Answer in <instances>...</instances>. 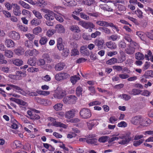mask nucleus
<instances>
[{
	"mask_svg": "<svg viewBox=\"0 0 153 153\" xmlns=\"http://www.w3.org/2000/svg\"><path fill=\"white\" fill-rule=\"evenodd\" d=\"M55 33V30L53 29L49 30L46 32L47 36L50 37Z\"/></svg>",
	"mask_w": 153,
	"mask_h": 153,
	"instance_id": "48",
	"label": "nucleus"
},
{
	"mask_svg": "<svg viewBox=\"0 0 153 153\" xmlns=\"http://www.w3.org/2000/svg\"><path fill=\"white\" fill-rule=\"evenodd\" d=\"M144 140L143 139H141L139 141H134V143L133 145L135 146H139L140 144H141L143 142Z\"/></svg>",
	"mask_w": 153,
	"mask_h": 153,
	"instance_id": "62",
	"label": "nucleus"
},
{
	"mask_svg": "<svg viewBox=\"0 0 153 153\" xmlns=\"http://www.w3.org/2000/svg\"><path fill=\"white\" fill-rule=\"evenodd\" d=\"M142 117L140 116H137L132 118L131 120L132 124L135 125L140 124Z\"/></svg>",
	"mask_w": 153,
	"mask_h": 153,
	"instance_id": "15",
	"label": "nucleus"
},
{
	"mask_svg": "<svg viewBox=\"0 0 153 153\" xmlns=\"http://www.w3.org/2000/svg\"><path fill=\"white\" fill-rule=\"evenodd\" d=\"M108 139V137L107 136H103L100 137L98 141L101 143H104L106 142Z\"/></svg>",
	"mask_w": 153,
	"mask_h": 153,
	"instance_id": "47",
	"label": "nucleus"
},
{
	"mask_svg": "<svg viewBox=\"0 0 153 153\" xmlns=\"http://www.w3.org/2000/svg\"><path fill=\"white\" fill-rule=\"evenodd\" d=\"M87 124L88 129L91 130L94 126L97 125L98 124V123L97 120H93L87 122Z\"/></svg>",
	"mask_w": 153,
	"mask_h": 153,
	"instance_id": "17",
	"label": "nucleus"
},
{
	"mask_svg": "<svg viewBox=\"0 0 153 153\" xmlns=\"http://www.w3.org/2000/svg\"><path fill=\"white\" fill-rule=\"evenodd\" d=\"M145 74L146 75L148 78L149 77H153V71L151 70L147 71Z\"/></svg>",
	"mask_w": 153,
	"mask_h": 153,
	"instance_id": "59",
	"label": "nucleus"
},
{
	"mask_svg": "<svg viewBox=\"0 0 153 153\" xmlns=\"http://www.w3.org/2000/svg\"><path fill=\"white\" fill-rule=\"evenodd\" d=\"M63 104L61 103H57L55 105L53 108L56 111H61L62 109Z\"/></svg>",
	"mask_w": 153,
	"mask_h": 153,
	"instance_id": "38",
	"label": "nucleus"
},
{
	"mask_svg": "<svg viewBox=\"0 0 153 153\" xmlns=\"http://www.w3.org/2000/svg\"><path fill=\"white\" fill-rule=\"evenodd\" d=\"M119 139H122L120 141L118 142L119 144L125 145L127 144L130 141L131 137L129 136H119Z\"/></svg>",
	"mask_w": 153,
	"mask_h": 153,
	"instance_id": "11",
	"label": "nucleus"
},
{
	"mask_svg": "<svg viewBox=\"0 0 153 153\" xmlns=\"http://www.w3.org/2000/svg\"><path fill=\"white\" fill-rule=\"evenodd\" d=\"M82 38L85 40H88L91 39V36L90 35H88L85 33H83L82 34Z\"/></svg>",
	"mask_w": 153,
	"mask_h": 153,
	"instance_id": "54",
	"label": "nucleus"
},
{
	"mask_svg": "<svg viewBox=\"0 0 153 153\" xmlns=\"http://www.w3.org/2000/svg\"><path fill=\"white\" fill-rule=\"evenodd\" d=\"M19 3L25 8L29 9L30 8L29 5L28 4L22 1H19Z\"/></svg>",
	"mask_w": 153,
	"mask_h": 153,
	"instance_id": "44",
	"label": "nucleus"
},
{
	"mask_svg": "<svg viewBox=\"0 0 153 153\" xmlns=\"http://www.w3.org/2000/svg\"><path fill=\"white\" fill-rule=\"evenodd\" d=\"M78 24L86 29H88L89 27L94 28L95 27L94 25L92 23L90 22H87L83 21H79Z\"/></svg>",
	"mask_w": 153,
	"mask_h": 153,
	"instance_id": "8",
	"label": "nucleus"
},
{
	"mask_svg": "<svg viewBox=\"0 0 153 153\" xmlns=\"http://www.w3.org/2000/svg\"><path fill=\"white\" fill-rule=\"evenodd\" d=\"M80 116L83 119H88L91 116V111L88 109L83 108L81 109L79 112Z\"/></svg>",
	"mask_w": 153,
	"mask_h": 153,
	"instance_id": "2",
	"label": "nucleus"
},
{
	"mask_svg": "<svg viewBox=\"0 0 153 153\" xmlns=\"http://www.w3.org/2000/svg\"><path fill=\"white\" fill-rule=\"evenodd\" d=\"M69 29L71 31L77 33H79L81 31L79 27L78 26L75 25L70 26L69 27Z\"/></svg>",
	"mask_w": 153,
	"mask_h": 153,
	"instance_id": "28",
	"label": "nucleus"
},
{
	"mask_svg": "<svg viewBox=\"0 0 153 153\" xmlns=\"http://www.w3.org/2000/svg\"><path fill=\"white\" fill-rule=\"evenodd\" d=\"M80 79V78L76 75L72 76L71 78V82L73 84H75L78 80Z\"/></svg>",
	"mask_w": 153,
	"mask_h": 153,
	"instance_id": "42",
	"label": "nucleus"
},
{
	"mask_svg": "<svg viewBox=\"0 0 153 153\" xmlns=\"http://www.w3.org/2000/svg\"><path fill=\"white\" fill-rule=\"evenodd\" d=\"M13 4H15L12 3V4H10L8 2H6L4 4L5 6L8 10H11L12 7H13L14 5H13Z\"/></svg>",
	"mask_w": 153,
	"mask_h": 153,
	"instance_id": "51",
	"label": "nucleus"
},
{
	"mask_svg": "<svg viewBox=\"0 0 153 153\" xmlns=\"http://www.w3.org/2000/svg\"><path fill=\"white\" fill-rule=\"evenodd\" d=\"M87 143L88 144L96 145H97V140L96 138L88 139L87 140Z\"/></svg>",
	"mask_w": 153,
	"mask_h": 153,
	"instance_id": "36",
	"label": "nucleus"
},
{
	"mask_svg": "<svg viewBox=\"0 0 153 153\" xmlns=\"http://www.w3.org/2000/svg\"><path fill=\"white\" fill-rule=\"evenodd\" d=\"M75 110L72 109L71 110L66 112L65 116L66 118L70 119L74 117L75 114Z\"/></svg>",
	"mask_w": 153,
	"mask_h": 153,
	"instance_id": "19",
	"label": "nucleus"
},
{
	"mask_svg": "<svg viewBox=\"0 0 153 153\" xmlns=\"http://www.w3.org/2000/svg\"><path fill=\"white\" fill-rule=\"evenodd\" d=\"M104 43V40L100 38L95 39L94 42L95 45L98 47L99 50L102 49Z\"/></svg>",
	"mask_w": 153,
	"mask_h": 153,
	"instance_id": "12",
	"label": "nucleus"
},
{
	"mask_svg": "<svg viewBox=\"0 0 153 153\" xmlns=\"http://www.w3.org/2000/svg\"><path fill=\"white\" fill-rule=\"evenodd\" d=\"M146 36L148 38L153 40V30L150 32H147L146 33Z\"/></svg>",
	"mask_w": 153,
	"mask_h": 153,
	"instance_id": "49",
	"label": "nucleus"
},
{
	"mask_svg": "<svg viewBox=\"0 0 153 153\" xmlns=\"http://www.w3.org/2000/svg\"><path fill=\"white\" fill-rule=\"evenodd\" d=\"M38 4L40 6H45L47 4L43 0H38Z\"/></svg>",
	"mask_w": 153,
	"mask_h": 153,
	"instance_id": "60",
	"label": "nucleus"
},
{
	"mask_svg": "<svg viewBox=\"0 0 153 153\" xmlns=\"http://www.w3.org/2000/svg\"><path fill=\"white\" fill-rule=\"evenodd\" d=\"M80 17L84 19L88 20L89 19V17L83 13H80Z\"/></svg>",
	"mask_w": 153,
	"mask_h": 153,
	"instance_id": "57",
	"label": "nucleus"
},
{
	"mask_svg": "<svg viewBox=\"0 0 153 153\" xmlns=\"http://www.w3.org/2000/svg\"><path fill=\"white\" fill-rule=\"evenodd\" d=\"M14 51L16 54L20 56L24 53L25 50L22 48L20 47L15 49L14 50Z\"/></svg>",
	"mask_w": 153,
	"mask_h": 153,
	"instance_id": "26",
	"label": "nucleus"
},
{
	"mask_svg": "<svg viewBox=\"0 0 153 153\" xmlns=\"http://www.w3.org/2000/svg\"><path fill=\"white\" fill-rule=\"evenodd\" d=\"M47 14L45 15V18L47 20H52L54 19L55 14L51 10H48Z\"/></svg>",
	"mask_w": 153,
	"mask_h": 153,
	"instance_id": "16",
	"label": "nucleus"
},
{
	"mask_svg": "<svg viewBox=\"0 0 153 153\" xmlns=\"http://www.w3.org/2000/svg\"><path fill=\"white\" fill-rule=\"evenodd\" d=\"M31 24L32 25L37 26L41 23V21L38 19L34 18L30 22Z\"/></svg>",
	"mask_w": 153,
	"mask_h": 153,
	"instance_id": "31",
	"label": "nucleus"
},
{
	"mask_svg": "<svg viewBox=\"0 0 153 153\" xmlns=\"http://www.w3.org/2000/svg\"><path fill=\"white\" fill-rule=\"evenodd\" d=\"M140 93V91L136 89H134L132 90L131 92V94L133 95H139Z\"/></svg>",
	"mask_w": 153,
	"mask_h": 153,
	"instance_id": "61",
	"label": "nucleus"
},
{
	"mask_svg": "<svg viewBox=\"0 0 153 153\" xmlns=\"http://www.w3.org/2000/svg\"><path fill=\"white\" fill-rule=\"evenodd\" d=\"M148 78V77L146 76V75L144 74L140 77V81L142 82H146L147 81L146 79Z\"/></svg>",
	"mask_w": 153,
	"mask_h": 153,
	"instance_id": "64",
	"label": "nucleus"
},
{
	"mask_svg": "<svg viewBox=\"0 0 153 153\" xmlns=\"http://www.w3.org/2000/svg\"><path fill=\"white\" fill-rule=\"evenodd\" d=\"M16 75L10 74L9 76V78L13 79H17V77L18 76L21 77H25L26 76V74L25 73L22 72L20 71H17L16 72Z\"/></svg>",
	"mask_w": 153,
	"mask_h": 153,
	"instance_id": "10",
	"label": "nucleus"
},
{
	"mask_svg": "<svg viewBox=\"0 0 153 153\" xmlns=\"http://www.w3.org/2000/svg\"><path fill=\"white\" fill-rule=\"evenodd\" d=\"M152 56V53L151 51H149L147 52V54H146L145 56V58L146 59V60H149L150 57Z\"/></svg>",
	"mask_w": 153,
	"mask_h": 153,
	"instance_id": "50",
	"label": "nucleus"
},
{
	"mask_svg": "<svg viewBox=\"0 0 153 153\" xmlns=\"http://www.w3.org/2000/svg\"><path fill=\"white\" fill-rule=\"evenodd\" d=\"M80 53L86 56H88L89 53V51L87 49V46L86 45H83L82 46L80 49Z\"/></svg>",
	"mask_w": 153,
	"mask_h": 153,
	"instance_id": "21",
	"label": "nucleus"
},
{
	"mask_svg": "<svg viewBox=\"0 0 153 153\" xmlns=\"http://www.w3.org/2000/svg\"><path fill=\"white\" fill-rule=\"evenodd\" d=\"M69 74L66 73L61 72L56 74L55 76V79L58 81L66 79L69 77Z\"/></svg>",
	"mask_w": 153,
	"mask_h": 153,
	"instance_id": "7",
	"label": "nucleus"
},
{
	"mask_svg": "<svg viewBox=\"0 0 153 153\" xmlns=\"http://www.w3.org/2000/svg\"><path fill=\"white\" fill-rule=\"evenodd\" d=\"M120 37L117 35L114 34L111 36L109 38L111 39L113 41H114L117 40L118 39H119Z\"/></svg>",
	"mask_w": 153,
	"mask_h": 153,
	"instance_id": "63",
	"label": "nucleus"
},
{
	"mask_svg": "<svg viewBox=\"0 0 153 153\" xmlns=\"http://www.w3.org/2000/svg\"><path fill=\"white\" fill-rule=\"evenodd\" d=\"M10 99V100L13 101L20 105H25L27 104V103L25 102L18 99L14 98H11Z\"/></svg>",
	"mask_w": 153,
	"mask_h": 153,
	"instance_id": "23",
	"label": "nucleus"
},
{
	"mask_svg": "<svg viewBox=\"0 0 153 153\" xmlns=\"http://www.w3.org/2000/svg\"><path fill=\"white\" fill-rule=\"evenodd\" d=\"M42 28L40 27H37L33 30V33L35 35H38L39 33L42 32Z\"/></svg>",
	"mask_w": 153,
	"mask_h": 153,
	"instance_id": "33",
	"label": "nucleus"
},
{
	"mask_svg": "<svg viewBox=\"0 0 153 153\" xmlns=\"http://www.w3.org/2000/svg\"><path fill=\"white\" fill-rule=\"evenodd\" d=\"M48 39L45 36L42 37L39 40L40 44L41 45H45L47 42Z\"/></svg>",
	"mask_w": 153,
	"mask_h": 153,
	"instance_id": "30",
	"label": "nucleus"
},
{
	"mask_svg": "<svg viewBox=\"0 0 153 153\" xmlns=\"http://www.w3.org/2000/svg\"><path fill=\"white\" fill-rule=\"evenodd\" d=\"M13 12L14 14L16 16H19L21 14V12L20 10V7L16 4H13Z\"/></svg>",
	"mask_w": 153,
	"mask_h": 153,
	"instance_id": "20",
	"label": "nucleus"
},
{
	"mask_svg": "<svg viewBox=\"0 0 153 153\" xmlns=\"http://www.w3.org/2000/svg\"><path fill=\"white\" fill-rule=\"evenodd\" d=\"M96 24L101 26H110L113 29L115 30L117 32L119 31L118 28L111 23H108L103 21H98L96 22Z\"/></svg>",
	"mask_w": 153,
	"mask_h": 153,
	"instance_id": "4",
	"label": "nucleus"
},
{
	"mask_svg": "<svg viewBox=\"0 0 153 153\" xmlns=\"http://www.w3.org/2000/svg\"><path fill=\"white\" fill-rule=\"evenodd\" d=\"M39 53L36 49H34L32 50H28L25 53V55L26 56H36Z\"/></svg>",
	"mask_w": 153,
	"mask_h": 153,
	"instance_id": "14",
	"label": "nucleus"
},
{
	"mask_svg": "<svg viewBox=\"0 0 153 153\" xmlns=\"http://www.w3.org/2000/svg\"><path fill=\"white\" fill-rule=\"evenodd\" d=\"M6 89L7 91L13 90L21 94L25 95L24 91L22 90L19 87L13 84H7Z\"/></svg>",
	"mask_w": 153,
	"mask_h": 153,
	"instance_id": "3",
	"label": "nucleus"
},
{
	"mask_svg": "<svg viewBox=\"0 0 153 153\" xmlns=\"http://www.w3.org/2000/svg\"><path fill=\"white\" fill-rule=\"evenodd\" d=\"M32 12L36 17L38 19H40L42 18L41 14L39 11L36 10H33Z\"/></svg>",
	"mask_w": 153,
	"mask_h": 153,
	"instance_id": "37",
	"label": "nucleus"
},
{
	"mask_svg": "<svg viewBox=\"0 0 153 153\" xmlns=\"http://www.w3.org/2000/svg\"><path fill=\"white\" fill-rule=\"evenodd\" d=\"M13 63L17 66H20L23 64L22 61L19 59H16L13 60Z\"/></svg>",
	"mask_w": 153,
	"mask_h": 153,
	"instance_id": "32",
	"label": "nucleus"
},
{
	"mask_svg": "<svg viewBox=\"0 0 153 153\" xmlns=\"http://www.w3.org/2000/svg\"><path fill=\"white\" fill-rule=\"evenodd\" d=\"M35 100L38 103L45 106L51 105V102L49 100L41 99L38 97H35Z\"/></svg>",
	"mask_w": 153,
	"mask_h": 153,
	"instance_id": "9",
	"label": "nucleus"
},
{
	"mask_svg": "<svg viewBox=\"0 0 153 153\" xmlns=\"http://www.w3.org/2000/svg\"><path fill=\"white\" fill-rule=\"evenodd\" d=\"M139 48V45L137 43L135 42H132L130 45V47L126 50V53L128 54H132L134 51V49Z\"/></svg>",
	"mask_w": 153,
	"mask_h": 153,
	"instance_id": "6",
	"label": "nucleus"
},
{
	"mask_svg": "<svg viewBox=\"0 0 153 153\" xmlns=\"http://www.w3.org/2000/svg\"><path fill=\"white\" fill-rule=\"evenodd\" d=\"M9 37L14 40H19L20 38L19 34L15 31L10 32L9 33Z\"/></svg>",
	"mask_w": 153,
	"mask_h": 153,
	"instance_id": "13",
	"label": "nucleus"
},
{
	"mask_svg": "<svg viewBox=\"0 0 153 153\" xmlns=\"http://www.w3.org/2000/svg\"><path fill=\"white\" fill-rule=\"evenodd\" d=\"M37 93L39 95L44 96L48 95L50 94V92L48 91L38 90L37 91Z\"/></svg>",
	"mask_w": 153,
	"mask_h": 153,
	"instance_id": "45",
	"label": "nucleus"
},
{
	"mask_svg": "<svg viewBox=\"0 0 153 153\" xmlns=\"http://www.w3.org/2000/svg\"><path fill=\"white\" fill-rule=\"evenodd\" d=\"M136 35L139 37L142 40L144 41L146 40V33L145 34L142 32L138 31L137 32Z\"/></svg>",
	"mask_w": 153,
	"mask_h": 153,
	"instance_id": "29",
	"label": "nucleus"
},
{
	"mask_svg": "<svg viewBox=\"0 0 153 153\" xmlns=\"http://www.w3.org/2000/svg\"><path fill=\"white\" fill-rule=\"evenodd\" d=\"M25 45L28 48H31L33 46L32 42L31 40H27L25 42Z\"/></svg>",
	"mask_w": 153,
	"mask_h": 153,
	"instance_id": "55",
	"label": "nucleus"
},
{
	"mask_svg": "<svg viewBox=\"0 0 153 153\" xmlns=\"http://www.w3.org/2000/svg\"><path fill=\"white\" fill-rule=\"evenodd\" d=\"M39 71V69L38 68H35L34 67H30L29 68L27 69V71L29 72L30 73H33L34 72H37L38 71Z\"/></svg>",
	"mask_w": 153,
	"mask_h": 153,
	"instance_id": "53",
	"label": "nucleus"
},
{
	"mask_svg": "<svg viewBox=\"0 0 153 153\" xmlns=\"http://www.w3.org/2000/svg\"><path fill=\"white\" fill-rule=\"evenodd\" d=\"M77 45L75 44V48L73 49L71 51V56H75L76 55H78L79 54V52L78 50L76 49L75 48H77Z\"/></svg>",
	"mask_w": 153,
	"mask_h": 153,
	"instance_id": "40",
	"label": "nucleus"
},
{
	"mask_svg": "<svg viewBox=\"0 0 153 153\" xmlns=\"http://www.w3.org/2000/svg\"><path fill=\"white\" fill-rule=\"evenodd\" d=\"M152 123L151 121L147 118L141 117L140 125L143 126H147Z\"/></svg>",
	"mask_w": 153,
	"mask_h": 153,
	"instance_id": "18",
	"label": "nucleus"
},
{
	"mask_svg": "<svg viewBox=\"0 0 153 153\" xmlns=\"http://www.w3.org/2000/svg\"><path fill=\"white\" fill-rule=\"evenodd\" d=\"M56 30L59 33H64L65 32V29L62 25L60 24L57 25L55 26Z\"/></svg>",
	"mask_w": 153,
	"mask_h": 153,
	"instance_id": "24",
	"label": "nucleus"
},
{
	"mask_svg": "<svg viewBox=\"0 0 153 153\" xmlns=\"http://www.w3.org/2000/svg\"><path fill=\"white\" fill-rule=\"evenodd\" d=\"M127 126V123L123 121H121L118 123L117 126L120 127H125Z\"/></svg>",
	"mask_w": 153,
	"mask_h": 153,
	"instance_id": "56",
	"label": "nucleus"
},
{
	"mask_svg": "<svg viewBox=\"0 0 153 153\" xmlns=\"http://www.w3.org/2000/svg\"><path fill=\"white\" fill-rule=\"evenodd\" d=\"M22 14L24 15L28 16V17H30L31 16V13L30 12L25 9H24L22 10Z\"/></svg>",
	"mask_w": 153,
	"mask_h": 153,
	"instance_id": "52",
	"label": "nucleus"
},
{
	"mask_svg": "<svg viewBox=\"0 0 153 153\" xmlns=\"http://www.w3.org/2000/svg\"><path fill=\"white\" fill-rule=\"evenodd\" d=\"M4 55L1 53H0V63H7V61L4 59Z\"/></svg>",
	"mask_w": 153,
	"mask_h": 153,
	"instance_id": "58",
	"label": "nucleus"
},
{
	"mask_svg": "<svg viewBox=\"0 0 153 153\" xmlns=\"http://www.w3.org/2000/svg\"><path fill=\"white\" fill-rule=\"evenodd\" d=\"M4 55L6 56L11 58L13 56V53L11 51L7 50L5 51Z\"/></svg>",
	"mask_w": 153,
	"mask_h": 153,
	"instance_id": "41",
	"label": "nucleus"
},
{
	"mask_svg": "<svg viewBox=\"0 0 153 153\" xmlns=\"http://www.w3.org/2000/svg\"><path fill=\"white\" fill-rule=\"evenodd\" d=\"M77 99L76 96H65L63 101L66 104H72L75 103Z\"/></svg>",
	"mask_w": 153,
	"mask_h": 153,
	"instance_id": "5",
	"label": "nucleus"
},
{
	"mask_svg": "<svg viewBox=\"0 0 153 153\" xmlns=\"http://www.w3.org/2000/svg\"><path fill=\"white\" fill-rule=\"evenodd\" d=\"M13 145L14 148H17L22 147V145L20 141L15 140L13 142Z\"/></svg>",
	"mask_w": 153,
	"mask_h": 153,
	"instance_id": "39",
	"label": "nucleus"
},
{
	"mask_svg": "<svg viewBox=\"0 0 153 153\" xmlns=\"http://www.w3.org/2000/svg\"><path fill=\"white\" fill-rule=\"evenodd\" d=\"M117 62V59L116 58H113L107 61L106 64L109 65L114 64Z\"/></svg>",
	"mask_w": 153,
	"mask_h": 153,
	"instance_id": "43",
	"label": "nucleus"
},
{
	"mask_svg": "<svg viewBox=\"0 0 153 153\" xmlns=\"http://www.w3.org/2000/svg\"><path fill=\"white\" fill-rule=\"evenodd\" d=\"M55 18L57 20L60 22H62L63 21V19L60 14L58 13L57 14H55Z\"/></svg>",
	"mask_w": 153,
	"mask_h": 153,
	"instance_id": "46",
	"label": "nucleus"
},
{
	"mask_svg": "<svg viewBox=\"0 0 153 153\" xmlns=\"http://www.w3.org/2000/svg\"><path fill=\"white\" fill-rule=\"evenodd\" d=\"M65 66V64L64 63H59L56 65L55 69L56 71H60L62 70Z\"/></svg>",
	"mask_w": 153,
	"mask_h": 153,
	"instance_id": "27",
	"label": "nucleus"
},
{
	"mask_svg": "<svg viewBox=\"0 0 153 153\" xmlns=\"http://www.w3.org/2000/svg\"><path fill=\"white\" fill-rule=\"evenodd\" d=\"M135 57L136 59L139 60H143L144 58L143 55L139 52H138L135 53Z\"/></svg>",
	"mask_w": 153,
	"mask_h": 153,
	"instance_id": "34",
	"label": "nucleus"
},
{
	"mask_svg": "<svg viewBox=\"0 0 153 153\" xmlns=\"http://www.w3.org/2000/svg\"><path fill=\"white\" fill-rule=\"evenodd\" d=\"M48 120L50 121L51 123H48L47 125L48 126H53L56 127H62L65 128H67V126L66 125L60 122L56 121L53 118L49 117Z\"/></svg>",
	"mask_w": 153,
	"mask_h": 153,
	"instance_id": "1",
	"label": "nucleus"
},
{
	"mask_svg": "<svg viewBox=\"0 0 153 153\" xmlns=\"http://www.w3.org/2000/svg\"><path fill=\"white\" fill-rule=\"evenodd\" d=\"M5 44L7 48H13L15 46L14 42L10 39H6L5 41Z\"/></svg>",
	"mask_w": 153,
	"mask_h": 153,
	"instance_id": "22",
	"label": "nucleus"
},
{
	"mask_svg": "<svg viewBox=\"0 0 153 153\" xmlns=\"http://www.w3.org/2000/svg\"><path fill=\"white\" fill-rule=\"evenodd\" d=\"M106 45L108 48L111 49H114L117 48L116 44L115 43L111 41L106 42Z\"/></svg>",
	"mask_w": 153,
	"mask_h": 153,
	"instance_id": "25",
	"label": "nucleus"
},
{
	"mask_svg": "<svg viewBox=\"0 0 153 153\" xmlns=\"http://www.w3.org/2000/svg\"><path fill=\"white\" fill-rule=\"evenodd\" d=\"M36 59L35 57L30 58L28 60V63L31 66H34L36 62Z\"/></svg>",
	"mask_w": 153,
	"mask_h": 153,
	"instance_id": "35",
	"label": "nucleus"
}]
</instances>
